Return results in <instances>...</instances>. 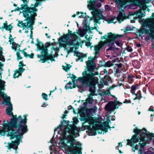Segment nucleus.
<instances>
[{"label": "nucleus", "instance_id": "nucleus-19", "mask_svg": "<svg viewBox=\"0 0 154 154\" xmlns=\"http://www.w3.org/2000/svg\"><path fill=\"white\" fill-rule=\"evenodd\" d=\"M125 15L124 11L123 10L122 11H120L119 12V14L116 17H114L112 18L110 20V22L115 23L116 22V21L114 22V20L117 19L119 22L120 23L123 20L124 17Z\"/></svg>", "mask_w": 154, "mask_h": 154}, {"label": "nucleus", "instance_id": "nucleus-17", "mask_svg": "<svg viewBox=\"0 0 154 154\" xmlns=\"http://www.w3.org/2000/svg\"><path fill=\"white\" fill-rule=\"evenodd\" d=\"M127 141V145H129L130 146H133L134 143L140 141V137H139L138 136L134 135L132 136L131 140L128 139Z\"/></svg>", "mask_w": 154, "mask_h": 154}, {"label": "nucleus", "instance_id": "nucleus-30", "mask_svg": "<svg viewBox=\"0 0 154 154\" xmlns=\"http://www.w3.org/2000/svg\"><path fill=\"white\" fill-rule=\"evenodd\" d=\"M133 132L135 133L134 135L138 136L142 132V130L139 129L137 127H136L134 129Z\"/></svg>", "mask_w": 154, "mask_h": 154}, {"label": "nucleus", "instance_id": "nucleus-21", "mask_svg": "<svg viewBox=\"0 0 154 154\" xmlns=\"http://www.w3.org/2000/svg\"><path fill=\"white\" fill-rule=\"evenodd\" d=\"M97 0H90L87 2L89 4L88 5V8L90 11H94L95 8V5Z\"/></svg>", "mask_w": 154, "mask_h": 154}, {"label": "nucleus", "instance_id": "nucleus-1", "mask_svg": "<svg viewBox=\"0 0 154 154\" xmlns=\"http://www.w3.org/2000/svg\"><path fill=\"white\" fill-rule=\"evenodd\" d=\"M136 33H139V36H141V34L145 33L149 34V37L146 39H149L151 38L152 39H154V13H152V16L149 18L145 19L143 23V26H141L140 28L136 29Z\"/></svg>", "mask_w": 154, "mask_h": 154}, {"label": "nucleus", "instance_id": "nucleus-51", "mask_svg": "<svg viewBox=\"0 0 154 154\" xmlns=\"http://www.w3.org/2000/svg\"><path fill=\"white\" fill-rule=\"evenodd\" d=\"M72 76L70 77L71 78V79L72 80V82H74V81L75 80L76 81L77 80V79H76V77L75 75H74V74H72Z\"/></svg>", "mask_w": 154, "mask_h": 154}, {"label": "nucleus", "instance_id": "nucleus-6", "mask_svg": "<svg viewBox=\"0 0 154 154\" xmlns=\"http://www.w3.org/2000/svg\"><path fill=\"white\" fill-rule=\"evenodd\" d=\"M72 31L70 30H68V33L66 35H63V36L61 37L59 39L58 41L59 42H66V44L68 45H71L75 46V45H78V43H74L73 41L74 40H72V42L70 41L69 37H72L73 38L75 39L78 38V36L76 34V32H74L73 33H72Z\"/></svg>", "mask_w": 154, "mask_h": 154}, {"label": "nucleus", "instance_id": "nucleus-56", "mask_svg": "<svg viewBox=\"0 0 154 154\" xmlns=\"http://www.w3.org/2000/svg\"><path fill=\"white\" fill-rule=\"evenodd\" d=\"M93 101V100H92V98H87L86 100V101L89 103H92Z\"/></svg>", "mask_w": 154, "mask_h": 154}, {"label": "nucleus", "instance_id": "nucleus-33", "mask_svg": "<svg viewBox=\"0 0 154 154\" xmlns=\"http://www.w3.org/2000/svg\"><path fill=\"white\" fill-rule=\"evenodd\" d=\"M34 54L33 53H31L30 54H28L26 53H25V55H24V57L26 58L28 57H29L30 58L33 59L34 58Z\"/></svg>", "mask_w": 154, "mask_h": 154}, {"label": "nucleus", "instance_id": "nucleus-55", "mask_svg": "<svg viewBox=\"0 0 154 154\" xmlns=\"http://www.w3.org/2000/svg\"><path fill=\"white\" fill-rule=\"evenodd\" d=\"M73 120L74 122V123L75 124H77L79 122V120L76 117H74L73 119Z\"/></svg>", "mask_w": 154, "mask_h": 154}, {"label": "nucleus", "instance_id": "nucleus-7", "mask_svg": "<svg viewBox=\"0 0 154 154\" xmlns=\"http://www.w3.org/2000/svg\"><path fill=\"white\" fill-rule=\"evenodd\" d=\"M27 115H25L24 116V119H23L20 116H19L15 119L18 125V128L20 131L21 134H23L27 132L28 131L27 126L26 125L27 123V119L26 117Z\"/></svg>", "mask_w": 154, "mask_h": 154}, {"label": "nucleus", "instance_id": "nucleus-41", "mask_svg": "<svg viewBox=\"0 0 154 154\" xmlns=\"http://www.w3.org/2000/svg\"><path fill=\"white\" fill-rule=\"evenodd\" d=\"M42 98L45 100H48V96L45 93H42Z\"/></svg>", "mask_w": 154, "mask_h": 154}, {"label": "nucleus", "instance_id": "nucleus-48", "mask_svg": "<svg viewBox=\"0 0 154 154\" xmlns=\"http://www.w3.org/2000/svg\"><path fill=\"white\" fill-rule=\"evenodd\" d=\"M3 65H4L1 62H0V76H1V75L2 73V72L3 71L2 68L3 67ZM0 80L1 79H0Z\"/></svg>", "mask_w": 154, "mask_h": 154}, {"label": "nucleus", "instance_id": "nucleus-32", "mask_svg": "<svg viewBox=\"0 0 154 154\" xmlns=\"http://www.w3.org/2000/svg\"><path fill=\"white\" fill-rule=\"evenodd\" d=\"M72 66L69 64H67L66 66H63V69L66 72H67L69 70L70 68Z\"/></svg>", "mask_w": 154, "mask_h": 154}, {"label": "nucleus", "instance_id": "nucleus-36", "mask_svg": "<svg viewBox=\"0 0 154 154\" xmlns=\"http://www.w3.org/2000/svg\"><path fill=\"white\" fill-rule=\"evenodd\" d=\"M20 75H19V72H18V70L16 69L13 75V78L14 79H15L16 78H18Z\"/></svg>", "mask_w": 154, "mask_h": 154}, {"label": "nucleus", "instance_id": "nucleus-44", "mask_svg": "<svg viewBox=\"0 0 154 154\" xmlns=\"http://www.w3.org/2000/svg\"><path fill=\"white\" fill-rule=\"evenodd\" d=\"M80 54H81L82 55H81L82 57L80 59V61L83 62V58L84 57L86 58L87 55L86 54H84L82 53H81Z\"/></svg>", "mask_w": 154, "mask_h": 154}, {"label": "nucleus", "instance_id": "nucleus-26", "mask_svg": "<svg viewBox=\"0 0 154 154\" xmlns=\"http://www.w3.org/2000/svg\"><path fill=\"white\" fill-rule=\"evenodd\" d=\"M69 122L68 121L63 120V121H62L61 124L58 126V128H62L63 126H65V125H69Z\"/></svg>", "mask_w": 154, "mask_h": 154}, {"label": "nucleus", "instance_id": "nucleus-18", "mask_svg": "<svg viewBox=\"0 0 154 154\" xmlns=\"http://www.w3.org/2000/svg\"><path fill=\"white\" fill-rule=\"evenodd\" d=\"M87 20H84L85 22L84 23V25L83 26V30L81 29L80 30V32L81 33L84 34L88 31H90L94 29L96 30L97 32H99L98 29L97 27H94L92 29H90L89 26L87 25V22L86 21Z\"/></svg>", "mask_w": 154, "mask_h": 154}, {"label": "nucleus", "instance_id": "nucleus-31", "mask_svg": "<svg viewBox=\"0 0 154 154\" xmlns=\"http://www.w3.org/2000/svg\"><path fill=\"white\" fill-rule=\"evenodd\" d=\"M74 56H75L78 58V59H77L76 60V61L78 62L80 60V58L82 57L81 55H79V54H80L81 53L75 51H74Z\"/></svg>", "mask_w": 154, "mask_h": 154}, {"label": "nucleus", "instance_id": "nucleus-61", "mask_svg": "<svg viewBox=\"0 0 154 154\" xmlns=\"http://www.w3.org/2000/svg\"><path fill=\"white\" fill-rule=\"evenodd\" d=\"M0 60L3 62L5 61V58H4V56L2 55V54L0 55Z\"/></svg>", "mask_w": 154, "mask_h": 154}, {"label": "nucleus", "instance_id": "nucleus-57", "mask_svg": "<svg viewBox=\"0 0 154 154\" xmlns=\"http://www.w3.org/2000/svg\"><path fill=\"white\" fill-rule=\"evenodd\" d=\"M25 66H26V65L23 64V61H21L19 62V64L18 65L19 67H23Z\"/></svg>", "mask_w": 154, "mask_h": 154}, {"label": "nucleus", "instance_id": "nucleus-4", "mask_svg": "<svg viewBox=\"0 0 154 154\" xmlns=\"http://www.w3.org/2000/svg\"><path fill=\"white\" fill-rule=\"evenodd\" d=\"M88 73L87 71H84L82 72V77L83 78L87 79L89 77H92L93 79V81L96 82L95 76L98 74V72H94V70L96 68V65L93 60H89L86 62Z\"/></svg>", "mask_w": 154, "mask_h": 154}, {"label": "nucleus", "instance_id": "nucleus-9", "mask_svg": "<svg viewBox=\"0 0 154 154\" xmlns=\"http://www.w3.org/2000/svg\"><path fill=\"white\" fill-rule=\"evenodd\" d=\"M74 141V139L72 138L68 140L67 142V143H70V146L73 149L72 152L73 154H82V152L80 150L81 144L79 143L78 141Z\"/></svg>", "mask_w": 154, "mask_h": 154}, {"label": "nucleus", "instance_id": "nucleus-63", "mask_svg": "<svg viewBox=\"0 0 154 154\" xmlns=\"http://www.w3.org/2000/svg\"><path fill=\"white\" fill-rule=\"evenodd\" d=\"M99 20H100L99 19V18L98 19H97L96 18L94 17V21L96 23H100L99 21Z\"/></svg>", "mask_w": 154, "mask_h": 154}, {"label": "nucleus", "instance_id": "nucleus-60", "mask_svg": "<svg viewBox=\"0 0 154 154\" xmlns=\"http://www.w3.org/2000/svg\"><path fill=\"white\" fill-rule=\"evenodd\" d=\"M114 71L116 73H119L121 72L119 68L116 69V68H114Z\"/></svg>", "mask_w": 154, "mask_h": 154}, {"label": "nucleus", "instance_id": "nucleus-8", "mask_svg": "<svg viewBox=\"0 0 154 154\" xmlns=\"http://www.w3.org/2000/svg\"><path fill=\"white\" fill-rule=\"evenodd\" d=\"M79 81L83 84L86 85L89 87V91L91 92L90 95L91 96L94 95L95 91L93 89L95 87L96 82L93 81L92 77H89L87 79L80 77L78 78Z\"/></svg>", "mask_w": 154, "mask_h": 154}, {"label": "nucleus", "instance_id": "nucleus-39", "mask_svg": "<svg viewBox=\"0 0 154 154\" xmlns=\"http://www.w3.org/2000/svg\"><path fill=\"white\" fill-rule=\"evenodd\" d=\"M70 128H68V133H74V129L73 127H72L71 125H70Z\"/></svg>", "mask_w": 154, "mask_h": 154}, {"label": "nucleus", "instance_id": "nucleus-23", "mask_svg": "<svg viewBox=\"0 0 154 154\" xmlns=\"http://www.w3.org/2000/svg\"><path fill=\"white\" fill-rule=\"evenodd\" d=\"M140 130H142V131H145V132H142L141 134L140 135V140H142L143 139L144 140V139L145 138V137L146 136H147L148 135V134L149 133V132L147 131L146 129L145 128H143L142 129H140Z\"/></svg>", "mask_w": 154, "mask_h": 154}, {"label": "nucleus", "instance_id": "nucleus-47", "mask_svg": "<svg viewBox=\"0 0 154 154\" xmlns=\"http://www.w3.org/2000/svg\"><path fill=\"white\" fill-rule=\"evenodd\" d=\"M81 13L82 14L79 17L80 18H85L86 16V13H84L83 12H81Z\"/></svg>", "mask_w": 154, "mask_h": 154}, {"label": "nucleus", "instance_id": "nucleus-59", "mask_svg": "<svg viewBox=\"0 0 154 154\" xmlns=\"http://www.w3.org/2000/svg\"><path fill=\"white\" fill-rule=\"evenodd\" d=\"M126 50L128 51L129 52H131L133 51V49L132 48L131 46H128Z\"/></svg>", "mask_w": 154, "mask_h": 154}, {"label": "nucleus", "instance_id": "nucleus-62", "mask_svg": "<svg viewBox=\"0 0 154 154\" xmlns=\"http://www.w3.org/2000/svg\"><path fill=\"white\" fill-rule=\"evenodd\" d=\"M131 100H127V99H125V101L123 102L124 103H131Z\"/></svg>", "mask_w": 154, "mask_h": 154}, {"label": "nucleus", "instance_id": "nucleus-28", "mask_svg": "<svg viewBox=\"0 0 154 154\" xmlns=\"http://www.w3.org/2000/svg\"><path fill=\"white\" fill-rule=\"evenodd\" d=\"M94 12L95 14L98 16L99 19L100 20H104V16L101 14H100L98 11H94Z\"/></svg>", "mask_w": 154, "mask_h": 154}, {"label": "nucleus", "instance_id": "nucleus-10", "mask_svg": "<svg viewBox=\"0 0 154 154\" xmlns=\"http://www.w3.org/2000/svg\"><path fill=\"white\" fill-rule=\"evenodd\" d=\"M11 98L10 97H8L7 100H5L3 101L2 102V104H4V105H8L6 110V112L7 114L9 116H11L12 117V118H14L15 119L16 117H17V115H14L13 114L12 111L13 110L12 105L11 102L10 101Z\"/></svg>", "mask_w": 154, "mask_h": 154}, {"label": "nucleus", "instance_id": "nucleus-25", "mask_svg": "<svg viewBox=\"0 0 154 154\" xmlns=\"http://www.w3.org/2000/svg\"><path fill=\"white\" fill-rule=\"evenodd\" d=\"M143 9H141L140 10H139L137 12L136 14V16L139 19H141L142 18L145 16V15L143 14L142 11Z\"/></svg>", "mask_w": 154, "mask_h": 154}, {"label": "nucleus", "instance_id": "nucleus-3", "mask_svg": "<svg viewBox=\"0 0 154 154\" xmlns=\"http://www.w3.org/2000/svg\"><path fill=\"white\" fill-rule=\"evenodd\" d=\"M2 130H5V127H8L7 136L10 137V139L12 140L17 136V133L21 132L18 128L19 126L17 123L15 119L14 118L10 120L9 123H4L3 125Z\"/></svg>", "mask_w": 154, "mask_h": 154}, {"label": "nucleus", "instance_id": "nucleus-45", "mask_svg": "<svg viewBox=\"0 0 154 154\" xmlns=\"http://www.w3.org/2000/svg\"><path fill=\"white\" fill-rule=\"evenodd\" d=\"M20 141H19L18 142V144H17V145H16L15 147H14V148H13L15 150V153L16 154H17L18 153V152L17 151V149H18V146L20 144Z\"/></svg>", "mask_w": 154, "mask_h": 154}, {"label": "nucleus", "instance_id": "nucleus-24", "mask_svg": "<svg viewBox=\"0 0 154 154\" xmlns=\"http://www.w3.org/2000/svg\"><path fill=\"white\" fill-rule=\"evenodd\" d=\"M100 129L102 131H103L105 133H107L108 131V129L110 128L109 125L108 124L106 125L103 124V125H100Z\"/></svg>", "mask_w": 154, "mask_h": 154}, {"label": "nucleus", "instance_id": "nucleus-14", "mask_svg": "<svg viewBox=\"0 0 154 154\" xmlns=\"http://www.w3.org/2000/svg\"><path fill=\"white\" fill-rule=\"evenodd\" d=\"M29 13H25L23 14V16H24L26 19L25 20H27L28 22V24H29V25L33 26L35 24V16H36L35 14L33 15L32 13L30 14V15H29Z\"/></svg>", "mask_w": 154, "mask_h": 154}, {"label": "nucleus", "instance_id": "nucleus-58", "mask_svg": "<svg viewBox=\"0 0 154 154\" xmlns=\"http://www.w3.org/2000/svg\"><path fill=\"white\" fill-rule=\"evenodd\" d=\"M74 48V47H71L70 48V49L69 50L68 49H67L66 50V51L68 53H69L72 52L73 51V49Z\"/></svg>", "mask_w": 154, "mask_h": 154}, {"label": "nucleus", "instance_id": "nucleus-5", "mask_svg": "<svg viewBox=\"0 0 154 154\" xmlns=\"http://www.w3.org/2000/svg\"><path fill=\"white\" fill-rule=\"evenodd\" d=\"M108 35L105 34L103 36V38L102 37L101 39H105L106 40L105 41L106 44H108L109 48L106 49V51H108L111 50L112 51H114L115 48L112 47L114 45L115 41L118 38H120L123 37V35H121L115 34L112 33V32H109L107 33Z\"/></svg>", "mask_w": 154, "mask_h": 154}, {"label": "nucleus", "instance_id": "nucleus-29", "mask_svg": "<svg viewBox=\"0 0 154 154\" xmlns=\"http://www.w3.org/2000/svg\"><path fill=\"white\" fill-rule=\"evenodd\" d=\"M140 5L143 7H146L147 3H149L150 2V0H141L140 1Z\"/></svg>", "mask_w": 154, "mask_h": 154}, {"label": "nucleus", "instance_id": "nucleus-27", "mask_svg": "<svg viewBox=\"0 0 154 154\" xmlns=\"http://www.w3.org/2000/svg\"><path fill=\"white\" fill-rule=\"evenodd\" d=\"M72 83L70 81H69V82L67 83L66 84V85L65 86V88H66V90H68L69 89H72V88H75V85L74 84H73L72 86H68V85H72Z\"/></svg>", "mask_w": 154, "mask_h": 154}, {"label": "nucleus", "instance_id": "nucleus-22", "mask_svg": "<svg viewBox=\"0 0 154 154\" xmlns=\"http://www.w3.org/2000/svg\"><path fill=\"white\" fill-rule=\"evenodd\" d=\"M100 129V126L98 124H95L93 126L91 129V133L93 135L95 136L97 134V130Z\"/></svg>", "mask_w": 154, "mask_h": 154}, {"label": "nucleus", "instance_id": "nucleus-35", "mask_svg": "<svg viewBox=\"0 0 154 154\" xmlns=\"http://www.w3.org/2000/svg\"><path fill=\"white\" fill-rule=\"evenodd\" d=\"M137 89V86L135 85L132 86L131 87V89L130 91L131 93L134 94L135 93V91Z\"/></svg>", "mask_w": 154, "mask_h": 154}, {"label": "nucleus", "instance_id": "nucleus-13", "mask_svg": "<svg viewBox=\"0 0 154 154\" xmlns=\"http://www.w3.org/2000/svg\"><path fill=\"white\" fill-rule=\"evenodd\" d=\"M152 137H154V133L149 132V133L148 134V135L145 137V138L144 139V140L143 139L140 141L139 144L140 147L143 148L144 146L148 143V140H151Z\"/></svg>", "mask_w": 154, "mask_h": 154}, {"label": "nucleus", "instance_id": "nucleus-40", "mask_svg": "<svg viewBox=\"0 0 154 154\" xmlns=\"http://www.w3.org/2000/svg\"><path fill=\"white\" fill-rule=\"evenodd\" d=\"M105 43V41H100L99 42L98 45H97L101 48H102L104 45Z\"/></svg>", "mask_w": 154, "mask_h": 154}, {"label": "nucleus", "instance_id": "nucleus-37", "mask_svg": "<svg viewBox=\"0 0 154 154\" xmlns=\"http://www.w3.org/2000/svg\"><path fill=\"white\" fill-rule=\"evenodd\" d=\"M3 26H2V29H5L6 30H8V24L7 23V21H5V22L3 23Z\"/></svg>", "mask_w": 154, "mask_h": 154}, {"label": "nucleus", "instance_id": "nucleus-64", "mask_svg": "<svg viewBox=\"0 0 154 154\" xmlns=\"http://www.w3.org/2000/svg\"><path fill=\"white\" fill-rule=\"evenodd\" d=\"M106 63V62H105L104 61H101L100 62V65H101V67H104L103 66Z\"/></svg>", "mask_w": 154, "mask_h": 154}, {"label": "nucleus", "instance_id": "nucleus-54", "mask_svg": "<svg viewBox=\"0 0 154 154\" xmlns=\"http://www.w3.org/2000/svg\"><path fill=\"white\" fill-rule=\"evenodd\" d=\"M66 43L65 44H60V47H63L64 48V50H67V47L66 46Z\"/></svg>", "mask_w": 154, "mask_h": 154}, {"label": "nucleus", "instance_id": "nucleus-20", "mask_svg": "<svg viewBox=\"0 0 154 154\" xmlns=\"http://www.w3.org/2000/svg\"><path fill=\"white\" fill-rule=\"evenodd\" d=\"M116 61H118L119 62H120V60L119 58L114 59L112 60V61L110 60L108 61L107 62H106V63L103 66L105 67H110L113 66L114 64H113V63Z\"/></svg>", "mask_w": 154, "mask_h": 154}, {"label": "nucleus", "instance_id": "nucleus-42", "mask_svg": "<svg viewBox=\"0 0 154 154\" xmlns=\"http://www.w3.org/2000/svg\"><path fill=\"white\" fill-rule=\"evenodd\" d=\"M16 55L17 56V59L18 60L19 59L21 60L22 59L23 57L20 55V53L19 51L16 52Z\"/></svg>", "mask_w": 154, "mask_h": 154}, {"label": "nucleus", "instance_id": "nucleus-15", "mask_svg": "<svg viewBox=\"0 0 154 154\" xmlns=\"http://www.w3.org/2000/svg\"><path fill=\"white\" fill-rule=\"evenodd\" d=\"M117 104L113 101H110L105 106V109L108 112H111L116 109H118L119 106H117Z\"/></svg>", "mask_w": 154, "mask_h": 154}, {"label": "nucleus", "instance_id": "nucleus-52", "mask_svg": "<svg viewBox=\"0 0 154 154\" xmlns=\"http://www.w3.org/2000/svg\"><path fill=\"white\" fill-rule=\"evenodd\" d=\"M142 97L141 94V91H138V94L137 96V99H138L139 100H140L141 98Z\"/></svg>", "mask_w": 154, "mask_h": 154}, {"label": "nucleus", "instance_id": "nucleus-50", "mask_svg": "<svg viewBox=\"0 0 154 154\" xmlns=\"http://www.w3.org/2000/svg\"><path fill=\"white\" fill-rule=\"evenodd\" d=\"M104 79H106V81H109L110 80H111V78L109 75L106 74L104 77Z\"/></svg>", "mask_w": 154, "mask_h": 154}, {"label": "nucleus", "instance_id": "nucleus-46", "mask_svg": "<svg viewBox=\"0 0 154 154\" xmlns=\"http://www.w3.org/2000/svg\"><path fill=\"white\" fill-rule=\"evenodd\" d=\"M122 64L119 63H116L115 64V66L114 67V68H116V67H117L119 69H120L122 67Z\"/></svg>", "mask_w": 154, "mask_h": 154}, {"label": "nucleus", "instance_id": "nucleus-34", "mask_svg": "<svg viewBox=\"0 0 154 154\" xmlns=\"http://www.w3.org/2000/svg\"><path fill=\"white\" fill-rule=\"evenodd\" d=\"M25 70V69L23 68V67H19L18 72H19V75H21L22 72H23Z\"/></svg>", "mask_w": 154, "mask_h": 154}, {"label": "nucleus", "instance_id": "nucleus-49", "mask_svg": "<svg viewBox=\"0 0 154 154\" xmlns=\"http://www.w3.org/2000/svg\"><path fill=\"white\" fill-rule=\"evenodd\" d=\"M101 48L99 47L98 45H96L95 46L94 50L95 51H97V52H99Z\"/></svg>", "mask_w": 154, "mask_h": 154}, {"label": "nucleus", "instance_id": "nucleus-43", "mask_svg": "<svg viewBox=\"0 0 154 154\" xmlns=\"http://www.w3.org/2000/svg\"><path fill=\"white\" fill-rule=\"evenodd\" d=\"M136 29V28L135 27H133V28H132L130 26H127L125 30V32H127V31H132L133 30H134V29Z\"/></svg>", "mask_w": 154, "mask_h": 154}, {"label": "nucleus", "instance_id": "nucleus-53", "mask_svg": "<svg viewBox=\"0 0 154 154\" xmlns=\"http://www.w3.org/2000/svg\"><path fill=\"white\" fill-rule=\"evenodd\" d=\"M6 131L5 130H2V129H0V135H4Z\"/></svg>", "mask_w": 154, "mask_h": 154}, {"label": "nucleus", "instance_id": "nucleus-2", "mask_svg": "<svg viewBox=\"0 0 154 154\" xmlns=\"http://www.w3.org/2000/svg\"><path fill=\"white\" fill-rule=\"evenodd\" d=\"M36 41L37 43L35 44V45L37 46V49L39 51H42L41 54L37 55L38 57L41 58L39 61H42V63H44L49 60H51V61H55L54 55L49 54L48 49V48L51 45H53V44H51V42H46L44 45L38 39H37Z\"/></svg>", "mask_w": 154, "mask_h": 154}, {"label": "nucleus", "instance_id": "nucleus-38", "mask_svg": "<svg viewBox=\"0 0 154 154\" xmlns=\"http://www.w3.org/2000/svg\"><path fill=\"white\" fill-rule=\"evenodd\" d=\"M11 44H12L11 46L12 49L16 51L17 50V48L16 46L17 44L14 42H13Z\"/></svg>", "mask_w": 154, "mask_h": 154}, {"label": "nucleus", "instance_id": "nucleus-16", "mask_svg": "<svg viewBox=\"0 0 154 154\" xmlns=\"http://www.w3.org/2000/svg\"><path fill=\"white\" fill-rule=\"evenodd\" d=\"M5 82L4 81L0 80V95L3 99L5 100H6L8 97L4 92H2V91H4L5 89V87L6 86L5 85Z\"/></svg>", "mask_w": 154, "mask_h": 154}, {"label": "nucleus", "instance_id": "nucleus-11", "mask_svg": "<svg viewBox=\"0 0 154 154\" xmlns=\"http://www.w3.org/2000/svg\"><path fill=\"white\" fill-rule=\"evenodd\" d=\"M22 1L24 4H22L21 5V9L23 10V14L25 13H31L35 14L36 15V13L34 11H36L37 10V9L35 8L29 7L28 5V1L26 0H23Z\"/></svg>", "mask_w": 154, "mask_h": 154}, {"label": "nucleus", "instance_id": "nucleus-12", "mask_svg": "<svg viewBox=\"0 0 154 154\" xmlns=\"http://www.w3.org/2000/svg\"><path fill=\"white\" fill-rule=\"evenodd\" d=\"M23 134H21V132L17 133V136H16L15 138L16 139L15 140L11 141V142H8V146H7L8 149L9 150H10L11 149L14 148V145H17L18 144V142L19 141H20V142H22L21 140V137L22 136Z\"/></svg>", "mask_w": 154, "mask_h": 154}]
</instances>
